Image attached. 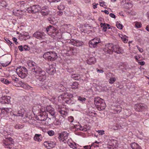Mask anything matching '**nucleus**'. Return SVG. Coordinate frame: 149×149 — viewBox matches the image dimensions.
Here are the masks:
<instances>
[{
	"label": "nucleus",
	"instance_id": "49530a36",
	"mask_svg": "<svg viewBox=\"0 0 149 149\" xmlns=\"http://www.w3.org/2000/svg\"><path fill=\"white\" fill-rule=\"evenodd\" d=\"M32 8V7L31 6L27 9V10L28 11V12L33 13V11H32L33 9Z\"/></svg>",
	"mask_w": 149,
	"mask_h": 149
},
{
	"label": "nucleus",
	"instance_id": "4468645a",
	"mask_svg": "<svg viewBox=\"0 0 149 149\" xmlns=\"http://www.w3.org/2000/svg\"><path fill=\"white\" fill-rule=\"evenodd\" d=\"M68 134L66 132H62L59 134L58 139L60 140L61 139H64L65 140L68 138ZM61 140H62V139Z\"/></svg>",
	"mask_w": 149,
	"mask_h": 149
},
{
	"label": "nucleus",
	"instance_id": "58836bf2",
	"mask_svg": "<svg viewBox=\"0 0 149 149\" xmlns=\"http://www.w3.org/2000/svg\"><path fill=\"white\" fill-rule=\"evenodd\" d=\"M49 145L48 146V148L49 149L54 147V145L53 144V142H49Z\"/></svg>",
	"mask_w": 149,
	"mask_h": 149
},
{
	"label": "nucleus",
	"instance_id": "9d476101",
	"mask_svg": "<svg viewBox=\"0 0 149 149\" xmlns=\"http://www.w3.org/2000/svg\"><path fill=\"white\" fill-rule=\"evenodd\" d=\"M15 86H21L24 88L26 90H29L32 88L27 84L23 83L22 81H19V84H16Z\"/></svg>",
	"mask_w": 149,
	"mask_h": 149
},
{
	"label": "nucleus",
	"instance_id": "c85d7f7f",
	"mask_svg": "<svg viewBox=\"0 0 149 149\" xmlns=\"http://www.w3.org/2000/svg\"><path fill=\"white\" fill-rule=\"evenodd\" d=\"M75 43V46L77 47L81 46L84 44V43L83 42L78 40H76V42Z\"/></svg>",
	"mask_w": 149,
	"mask_h": 149
},
{
	"label": "nucleus",
	"instance_id": "9b49d317",
	"mask_svg": "<svg viewBox=\"0 0 149 149\" xmlns=\"http://www.w3.org/2000/svg\"><path fill=\"white\" fill-rule=\"evenodd\" d=\"M25 109L22 107L17 112L13 113L14 116H20L22 117L24 115L25 113Z\"/></svg>",
	"mask_w": 149,
	"mask_h": 149
},
{
	"label": "nucleus",
	"instance_id": "052dcab7",
	"mask_svg": "<svg viewBox=\"0 0 149 149\" xmlns=\"http://www.w3.org/2000/svg\"><path fill=\"white\" fill-rule=\"evenodd\" d=\"M56 108L57 109V110L58 112L59 109H62V108H62V107L61 106L59 105H57L56 106Z\"/></svg>",
	"mask_w": 149,
	"mask_h": 149
},
{
	"label": "nucleus",
	"instance_id": "2eb2a0df",
	"mask_svg": "<svg viewBox=\"0 0 149 149\" xmlns=\"http://www.w3.org/2000/svg\"><path fill=\"white\" fill-rule=\"evenodd\" d=\"M55 68L52 65L49 66V68L47 69V72L49 74H53L55 72Z\"/></svg>",
	"mask_w": 149,
	"mask_h": 149
},
{
	"label": "nucleus",
	"instance_id": "7ed1b4c3",
	"mask_svg": "<svg viewBox=\"0 0 149 149\" xmlns=\"http://www.w3.org/2000/svg\"><path fill=\"white\" fill-rule=\"evenodd\" d=\"M94 101L98 110L100 111L105 109L106 104L103 100L99 97H97L94 98Z\"/></svg>",
	"mask_w": 149,
	"mask_h": 149
},
{
	"label": "nucleus",
	"instance_id": "bb28decb",
	"mask_svg": "<svg viewBox=\"0 0 149 149\" xmlns=\"http://www.w3.org/2000/svg\"><path fill=\"white\" fill-rule=\"evenodd\" d=\"M12 80L14 81V82L13 83V84H14L15 85L16 84H19V82L20 81H19L18 79L17 78L14 76H12Z\"/></svg>",
	"mask_w": 149,
	"mask_h": 149
},
{
	"label": "nucleus",
	"instance_id": "4d7b16f0",
	"mask_svg": "<svg viewBox=\"0 0 149 149\" xmlns=\"http://www.w3.org/2000/svg\"><path fill=\"white\" fill-rule=\"evenodd\" d=\"M4 39L9 44L11 45L12 44V42L9 40L7 38H4Z\"/></svg>",
	"mask_w": 149,
	"mask_h": 149
},
{
	"label": "nucleus",
	"instance_id": "393cba45",
	"mask_svg": "<svg viewBox=\"0 0 149 149\" xmlns=\"http://www.w3.org/2000/svg\"><path fill=\"white\" fill-rule=\"evenodd\" d=\"M79 83L77 82H73L71 85V88L72 89H78L79 88Z\"/></svg>",
	"mask_w": 149,
	"mask_h": 149
},
{
	"label": "nucleus",
	"instance_id": "cd10ccee",
	"mask_svg": "<svg viewBox=\"0 0 149 149\" xmlns=\"http://www.w3.org/2000/svg\"><path fill=\"white\" fill-rule=\"evenodd\" d=\"M49 9H47L45 10H41V13L44 16H46L49 13Z\"/></svg>",
	"mask_w": 149,
	"mask_h": 149
},
{
	"label": "nucleus",
	"instance_id": "c03bdc74",
	"mask_svg": "<svg viewBox=\"0 0 149 149\" xmlns=\"http://www.w3.org/2000/svg\"><path fill=\"white\" fill-rule=\"evenodd\" d=\"M47 133L50 136H52L54 134V132L53 131L50 130L47 132Z\"/></svg>",
	"mask_w": 149,
	"mask_h": 149
},
{
	"label": "nucleus",
	"instance_id": "423d86ee",
	"mask_svg": "<svg viewBox=\"0 0 149 149\" xmlns=\"http://www.w3.org/2000/svg\"><path fill=\"white\" fill-rule=\"evenodd\" d=\"M101 42L100 38H95L90 40L88 42V44L91 47L97 48Z\"/></svg>",
	"mask_w": 149,
	"mask_h": 149
},
{
	"label": "nucleus",
	"instance_id": "6e6d98bb",
	"mask_svg": "<svg viewBox=\"0 0 149 149\" xmlns=\"http://www.w3.org/2000/svg\"><path fill=\"white\" fill-rule=\"evenodd\" d=\"M24 49L26 51H29L30 49V47L27 45H25L24 47Z\"/></svg>",
	"mask_w": 149,
	"mask_h": 149
},
{
	"label": "nucleus",
	"instance_id": "f704fd0d",
	"mask_svg": "<svg viewBox=\"0 0 149 149\" xmlns=\"http://www.w3.org/2000/svg\"><path fill=\"white\" fill-rule=\"evenodd\" d=\"M48 20L50 22V23L52 24H54L55 23L54 22V20L55 18L53 17H50L48 18Z\"/></svg>",
	"mask_w": 149,
	"mask_h": 149
},
{
	"label": "nucleus",
	"instance_id": "5701e85b",
	"mask_svg": "<svg viewBox=\"0 0 149 149\" xmlns=\"http://www.w3.org/2000/svg\"><path fill=\"white\" fill-rule=\"evenodd\" d=\"M42 138L40 134H36L34 137L33 139L36 141L40 142L41 141Z\"/></svg>",
	"mask_w": 149,
	"mask_h": 149
},
{
	"label": "nucleus",
	"instance_id": "72a5a7b5",
	"mask_svg": "<svg viewBox=\"0 0 149 149\" xmlns=\"http://www.w3.org/2000/svg\"><path fill=\"white\" fill-rule=\"evenodd\" d=\"M100 25L101 27L102 28V30L104 31H107V27L106 26H105V24L101 23Z\"/></svg>",
	"mask_w": 149,
	"mask_h": 149
},
{
	"label": "nucleus",
	"instance_id": "f3484780",
	"mask_svg": "<svg viewBox=\"0 0 149 149\" xmlns=\"http://www.w3.org/2000/svg\"><path fill=\"white\" fill-rule=\"evenodd\" d=\"M32 7L33 13L38 12L41 9L40 7L38 5H35Z\"/></svg>",
	"mask_w": 149,
	"mask_h": 149
},
{
	"label": "nucleus",
	"instance_id": "39448f33",
	"mask_svg": "<svg viewBox=\"0 0 149 149\" xmlns=\"http://www.w3.org/2000/svg\"><path fill=\"white\" fill-rule=\"evenodd\" d=\"M16 71L19 76L22 79L25 78L27 76V74H29L28 70L24 67L20 66V68H18Z\"/></svg>",
	"mask_w": 149,
	"mask_h": 149
},
{
	"label": "nucleus",
	"instance_id": "e433bc0d",
	"mask_svg": "<svg viewBox=\"0 0 149 149\" xmlns=\"http://www.w3.org/2000/svg\"><path fill=\"white\" fill-rule=\"evenodd\" d=\"M116 25L118 28L120 29H122L123 26V25L121 24L118 22H116Z\"/></svg>",
	"mask_w": 149,
	"mask_h": 149
},
{
	"label": "nucleus",
	"instance_id": "a878e982",
	"mask_svg": "<svg viewBox=\"0 0 149 149\" xmlns=\"http://www.w3.org/2000/svg\"><path fill=\"white\" fill-rule=\"evenodd\" d=\"M58 33V30H57L56 28L55 29H54V31H52L50 33H49L48 34L50 36L56 37Z\"/></svg>",
	"mask_w": 149,
	"mask_h": 149
},
{
	"label": "nucleus",
	"instance_id": "aec40b11",
	"mask_svg": "<svg viewBox=\"0 0 149 149\" xmlns=\"http://www.w3.org/2000/svg\"><path fill=\"white\" fill-rule=\"evenodd\" d=\"M72 78L76 80H79L81 78V76L80 74H72L71 76Z\"/></svg>",
	"mask_w": 149,
	"mask_h": 149
},
{
	"label": "nucleus",
	"instance_id": "c756f323",
	"mask_svg": "<svg viewBox=\"0 0 149 149\" xmlns=\"http://www.w3.org/2000/svg\"><path fill=\"white\" fill-rule=\"evenodd\" d=\"M11 109L10 108H4L2 109V111H3V112L4 113H9L10 111V110Z\"/></svg>",
	"mask_w": 149,
	"mask_h": 149
},
{
	"label": "nucleus",
	"instance_id": "e2e57ef3",
	"mask_svg": "<svg viewBox=\"0 0 149 149\" xmlns=\"http://www.w3.org/2000/svg\"><path fill=\"white\" fill-rule=\"evenodd\" d=\"M109 16L115 19L116 17L115 15L112 13H110L109 14Z\"/></svg>",
	"mask_w": 149,
	"mask_h": 149
},
{
	"label": "nucleus",
	"instance_id": "dca6fc26",
	"mask_svg": "<svg viewBox=\"0 0 149 149\" xmlns=\"http://www.w3.org/2000/svg\"><path fill=\"white\" fill-rule=\"evenodd\" d=\"M76 102V100L74 99V97H73L69 100H66L65 102L70 105L74 104Z\"/></svg>",
	"mask_w": 149,
	"mask_h": 149
},
{
	"label": "nucleus",
	"instance_id": "b1692460",
	"mask_svg": "<svg viewBox=\"0 0 149 149\" xmlns=\"http://www.w3.org/2000/svg\"><path fill=\"white\" fill-rule=\"evenodd\" d=\"M58 112L60 114H61L62 116L64 117V116H66L67 114V112L66 111V109L62 108L61 109H59Z\"/></svg>",
	"mask_w": 149,
	"mask_h": 149
},
{
	"label": "nucleus",
	"instance_id": "774afa93",
	"mask_svg": "<svg viewBox=\"0 0 149 149\" xmlns=\"http://www.w3.org/2000/svg\"><path fill=\"white\" fill-rule=\"evenodd\" d=\"M138 63L141 65H144L145 64V62L143 61L138 62Z\"/></svg>",
	"mask_w": 149,
	"mask_h": 149
},
{
	"label": "nucleus",
	"instance_id": "6ab92c4d",
	"mask_svg": "<svg viewBox=\"0 0 149 149\" xmlns=\"http://www.w3.org/2000/svg\"><path fill=\"white\" fill-rule=\"evenodd\" d=\"M36 119L38 120L41 121L45 120L46 119V116L44 114H39L36 118Z\"/></svg>",
	"mask_w": 149,
	"mask_h": 149
},
{
	"label": "nucleus",
	"instance_id": "4c0bfd02",
	"mask_svg": "<svg viewBox=\"0 0 149 149\" xmlns=\"http://www.w3.org/2000/svg\"><path fill=\"white\" fill-rule=\"evenodd\" d=\"M57 8L59 10H63L64 9L65 6L61 4L59 6H58Z\"/></svg>",
	"mask_w": 149,
	"mask_h": 149
},
{
	"label": "nucleus",
	"instance_id": "864d4df0",
	"mask_svg": "<svg viewBox=\"0 0 149 149\" xmlns=\"http://www.w3.org/2000/svg\"><path fill=\"white\" fill-rule=\"evenodd\" d=\"M68 120L70 122H72L74 120L73 117L72 116H70L68 117Z\"/></svg>",
	"mask_w": 149,
	"mask_h": 149
},
{
	"label": "nucleus",
	"instance_id": "0eeeda50",
	"mask_svg": "<svg viewBox=\"0 0 149 149\" xmlns=\"http://www.w3.org/2000/svg\"><path fill=\"white\" fill-rule=\"evenodd\" d=\"M74 97L73 95L69 93H66L64 95H60L58 97V99L61 100H63L65 101L66 100H68L73 97Z\"/></svg>",
	"mask_w": 149,
	"mask_h": 149
},
{
	"label": "nucleus",
	"instance_id": "37998d69",
	"mask_svg": "<svg viewBox=\"0 0 149 149\" xmlns=\"http://www.w3.org/2000/svg\"><path fill=\"white\" fill-rule=\"evenodd\" d=\"M76 40H74L73 39H72L71 40L70 42V44L75 46V44H76Z\"/></svg>",
	"mask_w": 149,
	"mask_h": 149
},
{
	"label": "nucleus",
	"instance_id": "2f4dec72",
	"mask_svg": "<svg viewBox=\"0 0 149 149\" xmlns=\"http://www.w3.org/2000/svg\"><path fill=\"white\" fill-rule=\"evenodd\" d=\"M77 98L78 100L79 101L83 103L86 100V99L84 97H82L80 96H77Z\"/></svg>",
	"mask_w": 149,
	"mask_h": 149
},
{
	"label": "nucleus",
	"instance_id": "3c124183",
	"mask_svg": "<svg viewBox=\"0 0 149 149\" xmlns=\"http://www.w3.org/2000/svg\"><path fill=\"white\" fill-rule=\"evenodd\" d=\"M80 129L79 130L83 131L85 132L87 131L85 127H83L81 125L79 126Z\"/></svg>",
	"mask_w": 149,
	"mask_h": 149
},
{
	"label": "nucleus",
	"instance_id": "8fccbe9b",
	"mask_svg": "<svg viewBox=\"0 0 149 149\" xmlns=\"http://www.w3.org/2000/svg\"><path fill=\"white\" fill-rule=\"evenodd\" d=\"M94 144V143H92L91 146H90V145L86 146H84L83 147L85 149H90L91 148V146H93V144Z\"/></svg>",
	"mask_w": 149,
	"mask_h": 149
},
{
	"label": "nucleus",
	"instance_id": "f03ea898",
	"mask_svg": "<svg viewBox=\"0 0 149 149\" xmlns=\"http://www.w3.org/2000/svg\"><path fill=\"white\" fill-rule=\"evenodd\" d=\"M103 50L105 53L110 54H112L113 52L117 54H120L122 53L123 52V50L119 46L111 43L107 44Z\"/></svg>",
	"mask_w": 149,
	"mask_h": 149
},
{
	"label": "nucleus",
	"instance_id": "ea45409f",
	"mask_svg": "<svg viewBox=\"0 0 149 149\" xmlns=\"http://www.w3.org/2000/svg\"><path fill=\"white\" fill-rule=\"evenodd\" d=\"M1 81L6 84H9V82L8 81L7 79L3 78L2 79H1Z\"/></svg>",
	"mask_w": 149,
	"mask_h": 149
},
{
	"label": "nucleus",
	"instance_id": "6e6552de",
	"mask_svg": "<svg viewBox=\"0 0 149 149\" xmlns=\"http://www.w3.org/2000/svg\"><path fill=\"white\" fill-rule=\"evenodd\" d=\"M147 109V106L144 104L140 103L136 104L135 109L139 111H144Z\"/></svg>",
	"mask_w": 149,
	"mask_h": 149
},
{
	"label": "nucleus",
	"instance_id": "a211bd4d",
	"mask_svg": "<svg viewBox=\"0 0 149 149\" xmlns=\"http://www.w3.org/2000/svg\"><path fill=\"white\" fill-rule=\"evenodd\" d=\"M95 62V59L93 57H90L88 60L86 61V63L89 65L94 64Z\"/></svg>",
	"mask_w": 149,
	"mask_h": 149
},
{
	"label": "nucleus",
	"instance_id": "680f3d73",
	"mask_svg": "<svg viewBox=\"0 0 149 149\" xmlns=\"http://www.w3.org/2000/svg\"><path fill=\"white\" fill-rule=\"evenodd\" d=\"M54 124L56 125H59L60 124V122L58 120H55L54 122Z\"/></svg>",
	"mask_w": 149,
	"mask_h": 149
},
{
	"label": "nucleus",
	"instance_id": "bf43d9fd",
	"mask_svg": "<svg viewBox=\"0 0 149 149\" xmlns=\"http://www.w3.org/2000/svg\"><path fill=\"white\" fill-rule=\"evenodd\" d=\"M3 143L4 144V145L6 146L5 147V148H8L9 149H11V148L10 147H8V146H9L10 145V144L7 143L6 142H3Z\"/></svg>",
	"mask_w": 149,
	"mask_h": 149
},
{
	"label": "nucleus",
	"instance_id": "1a4fd4ad",
	"mask_svg": "<svg viewBox=\"0 0 149 149\" xmlns=\"http://www.w3.org/2000/svg\"><path fill=\"white\" fill-rule=\"evenodd\" d=\"M45 35V33L43 32L37 31L34 33L33 36L36 38L41 40L43 39Z\"/></svg>",
	"mask_w": 149,
	"mask_h": 149
},
{
	"label": "nucleus",
	"instance_id": "4be33fe9",
	"mask_svg": "<svg viewBox=\"0 0 149 149\" xmlns=\"http://www.w3.org/2000/svg\"><path fill=\"white\" fill-rule=\"evenodd\" d=\"M125 5L127 9H129L132 8L133 6V5L132 4L131 1H126Z\"/></svg>",
	"mask_w": 149,
	"mask_h": 149
},
{
	"label": "nucleus",
	"instance_id": "79ce46f5",
	"mask_svg": "<svg viewBox=\"0 0 149 149\" xmlns=\"http://www.w3.org/2000/svg\"><path fill=\"white\" fill-rule=\"evenodd\" d=\"M114 76V74H113L110 72L107 73V77L110 78Z\"/></svg>",
	"mask_w": 149,
	"mask_h": 149
},
{
	"label": "nucleus",
	"instance_id": "13d9d810",
	"mask_svg": "<svg viewBox=\"0 0 149 149\" xmlns=\"http://www.w3.org/2000/svg\"><path fill=\"white\" fill-rule=\"evenodd\" d=\"M49 141H45L44 143V145L47 148H48V146L49 145Z\"/></svg>",
	"mask_w": 149,
	"mask_h": 149
},
{
	"label": "nucleus",
	"instance_id": "a19ab883",
	"mask_svg": "<svg viewBox=\"0 0 149 149\" xmlns=\"http://www.w3.org/2000/svg\"><path fill=\"white\" fill-rule=\"evenodd\" d=\"M121 36H122L121 37V38L122 41L125 43L127 42L128 40L126 39L122 35H121Z\"/></svg>",
	"mask_w": 149,
	"mask_h": 149
},
{
	"label": "nucleus",
	"instance_id": "0e129e2a",
	"mask_svg": "<svg viewBox=\"0 0 149 149\" xmlns=\"http://www.w3.org/2000/svg\"><path fill=\"white\" fill-rule=\"evenodd\" d=\"M136 47L139 51L141 52H142L143 51V49L139 47L138 46H136Z\"/></svg>",
	"mask_w": 149,
	"mask_h": 149
},
{
	"label": "nucleus",
	"instance_id": "ddd939ff",
	"mask_svg": "<svg viewBox=\"0 0 149 149\" xmlns=\"http://www.w3.org/2000/svg\"><path fill=\"white\" fill-rule=\"evenodd\" d=\"M46 109L49 114H50L52 116H53V118H54L55 114V112L54 111V109L49 106L47 107L46 108Z\"/></svg>",
	"mask_w": 149,
	"mask_h": 149
},
{
	"label": "nucleus",
	"instance_id": "7c9ffc66",
	"mask_svg": "<svg viewBox=\"0 0 149 149\" xmlns=\"http://www.w3.org/2000/svg\"><path fill=\"white\" fill-rule=\"evenodd\" d=\"M116 81V79L115 77H112L110 78L109 80V83L111 84L113 83L114 82Z\"/></svg>",
	"mask_w": 149,
	"mask_h": 149
},
{
	"label": "nucleus",
	"instance_id": "20e7f679",
	"mask_svg": "<svg viewBox=\"0 0 149 149\" xmlns=\"http://www.w3.org/2000/svg\"><path fill=\"white\" fill-rule=\"evenodd\" d=\"M43 58L48 61H53L57 58V54L54 52H47L43 56Z\"/></svg>",
	"mask_w": 149,
	"mask_h": 149
},
{
	"label": "nucleus",
	"instance_id": "412c9836",
	"mask_svg": "<svg viewBox=\"0 0 149 149\" xmlns=\"http://www.w3.org/2000/svg\"><path fill=\"white\" fill-rule=\"evenodd\" d=\"M131 147L132 149H142L138 144L135 143L131 144Z\"/></svg>",
	"mask_w": 149,
	"mask_h": 149
},
{
	"label": "nucleus",
	"instance_id": "473e14b6",
	"mask_svg": "<svg viewBox=\"0 0 149 149\" xmlns=\"http://www.w3.org/2000/svg\"><path fill=\"white\" fill-rule=\"evenodd\" d=\"M24 127V126L22 125L19 124H17L15 125V128L17 129H19L23 128Z\"/></svg>",
	"mask_w": 149,
	"mask_h": 149
},
{
	"label": "nucleus",
	"instance_id": "09e8293b",
	"mask_svg": "<svg viewBox=\"0 0 149 149\" xmlns=\"http://www.w3.org/2000/svg\"><path fill=\"white\" fill-rule=\"evenodd\" d=\"M10 63V62H6V63H1V65L3 66L6 67Z\"/></svg>",
	"mask_w": 149,
	"mask_h": 149
},
{
	"label": "nucleus",
	"instance_id": "f257e3e1",
	"mask_svg": "<svg viewBox=\"0 0 149 149\" xmlns=\"http://www.w3.org/2000/svg\"><path fill=\"white\" fill-rule=\"evenodd\" d=\"M28 73L32 77H35L40 81H43L46 78L45 72L36 64L32 61L28 63Z\"/></svg>",
	"mask_w": 149,
	"mask_h": 149
},
{
	"label": "nucleus",
	"instance_id": "c9c22d12",
	"mask_svg": "<svg viewBox=\"0 0 149 149\" xmlns=\"http://www.w3.org/2000/svg\"><path fill=\"white\" fill-rule=\"evenodd\" d=\"M44 83L43 81L42 84H43L42 85V88L44 90L45 89H48L49 88V86H48V85L47 86V85H45V84H44Z\"/></svg>",
	"mask_w": 149,
	"mask_h": 149
},
{
	"label": "nucleus",
	"instance_id": "5fc2aeb1",
	"mask_svg": "<svg viewBox=\"0 0 149 149\" xmlns=\"http://www.w3.org/2000/svg\"><path fill=\"white\" fill-rule=\"evenodd\" d=\"M50 27H51L50 29V33L53 31H54V29H55L56 28H55L54 26L52 25H50Z\"/></svg>",
	"mask_w": 149,
	"mask_h": 149
},
{
	"label": "nucleus",
	"instance_id": "f8f14e48",
	"mask_svg": "<svg viewBox=\"0 0 149 149\" xmlns=\"http://www.w3.org/2000/svg\"><path fill=\"white\" fill-rule=\"evenodd\" d=\"M1 102L2 104H9L10 102V97L9 96H4L1 98Z\"/></svg>",
	"mask_w": 149,
	"mask_h": 149
},
{
	"label": "nucleus",
	"instance_id": "603ef678",
	"mask_svg": "<svg viewBox=\"0 0 149 149\" xmlns=\"http://www.w3.org/2000/svg\"><path fill=\"white\" fill-rule=\"evenodd\" d=\"M56 14L58 15L61 16L63 15V12L62 11H58L57 12Z\"/></svg>",
	"mask_w": 149,
	"mask_h": 149
},
{
	"label": "nucleus",
	"instance_id": "69168bd1",
	"mask_svg": "<svg viewBox=\"0 0 149 149\" xmlns=\"http://www.w3.org/2000/svg\"><path fill=\"white\" fill-rule=\"evenodd\" d=\"M49 7L47 6H44L42 7L41 8V10H45L47 9H49L48 8Z\"/></svg>",
	"mask_w": 149,
	"mask_h": 149
},
{
	"label": "nucleus",
	"instance_id": "338daca9",
	"mask_svg": "<svg viewBox=\"0 0 149 149\" xmlns=\"http://www.w3.org/2000/svg\"><path fill=\"white\" fill-rule=\"evenodd\" d=\"M19 49V50L22 52L23 51V47L22 45L19 46L18 47Z\"/></svg>",
	"mask_w": 149,
	"mask_h": 149
},
{
	"label": "nucleus",
	"instance_id": "a18cd8bd",
	"mask_svg": "<svg viewBox=\"0 0 149 149\" xmlns=\"http://www.w3.org/2000/svg\"><path fill=\"white\" fill-rule=\"evenodd\" d=\"M51 27H50V25L47 26L46 28V32L49 34L50 33V31Z\"/></svg>",
	"mask_w": 149,
	"mask_h": 149
},
{
	"label": "nucleus",
	"instance_id": "de8ad7c7",
	"mask_svg": "<svg viewBox=\"0 0 149 149\" xmlns=\"http://www.w3.org/2000/svg\"><path fill=\"white\" fill-rule=\"evenodd\" d=\"M141 23L139 22H137L135 24V26L137 28H141Z\"/></svg>",
	"mask_w": 149,
	"mask_h": 149
}]
</instances>
